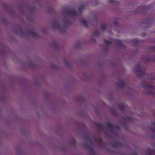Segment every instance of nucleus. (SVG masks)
<instances>
[{"label": "nucleus", "instance_id": "nucleus-27", "mask_svg": "<svg viewBox=\"0 0 155 155\" xmlns=\"http://www.w3.org/2000/svg\"><path fill=\"white\" fill-rule=\"evenodd\" d=\"M147 59H148V61H149L150 60V59L149 58H148Z\"/></svg>", "mask_w": 155, "mask_h": 155}, {"label": "nucleus", "instance_id": "nucleus-8", "mask_svg": "<svg viewBox=\"0 0 155 155\" xmlns=\"http://www.w3.org/2000/svg\"><path fill=\"white\" fill-rule=\"evenodd\" d=\"M117 84L121 88H124L125 86L124 81L122 80L119 81L118 82Z\"/></svg>", "mask_w": 155, "mask_h": 155}, {"label": "nucleus", "instance_id": "nucleus-16", "mask_svg": "<svg viewBox=\"0 0 155 155\" xmlns=\"http://www.w3.org/2000/svg\"><path fill=\"white\" fill-rule=\"evenodd\" d=\"M60 26V24L58 21H57L54 22V27L56 28H58Z\"/></svg>", "mask_w": 155, "mask_h": 155}, {"label": "nucleus", "instance_id": "nucleus-20", "mask_svg": "<svg viewBox=\"0 0 155 155\" xmlns=\"http://www.w3.org/2000/svg\"><path fill=\"white\" fill-rule=\"evenodd\" d=\"M14 31L15 33L17 34L19 33L22 34L23 33V31L21 28L19 29V32L15 30H14Z\"/></svg>", "mask_w": 155, "mask_h": 155}, {"label": "nucleus", "instance_id": "nucleus-12", "mask_svg": "<svg viewBox=\"0 0 155 155\" xmlns=\"http://www.w3.org/2000/svg\"><path fill=\"white\" fill-rule=\"evenodd\" d=\"M95 140L98 142L100 144H102L103 143V142L101 139L100 138H94Z\"/></svg>", "mask_w": 155, "mask_h": 155}, {"label": "nucleus", "instance_id": "nucleus-23", "mask_svg": "<svg viewBox=\"0 0 155 155\" xmlns=\"http://www.w3.org/2000/svg\"><path fill=\"white\" fill-rule=\"evenodd\" d=\"M145 6L143 5V6H142L141 7H140L139 8V9L142 10H143L145 9Z\"/></svg>", "mask_w": 155, "mask_h": 155}, {"label": "nucleus", "instance_id": "nucleus-21", "mask_svg": "<svg viewBox=\"0 0 155 155\" xmlns=\"http://www.w3.org/2000/svg\"><path fill=\"white\" fill-rule=\"evenodd\" d=\"M133 41L134 42L137 44L139 43L140 42V41L137 39H135L133 40Z\"/></svg>", "mask_w": 155, "mask_h": 155}, {"label": "nucleus", "instance_id": "nucleus-17", "mask_svg": "<svg viewBox=\"0 0 155 155\" xmlns=\"http://www.w3.org/2000/svg\"><path fill=\"white\" fill-rule=\"evenodd\" d=\"M104 43L107 46L110 45L111 44V42L110 41H108L106 40H104Z\"/></svg>", "mask_w": 155, "mask_h": 155}, {"label": "nucleus", "instance_id": "nucleus-18", "mask_svg": "<svg viewBox=\"0 0 155 155\" xmlns=\"http://www.w3.org/2000/svg\"><path fill=\"white\" fill-rule=\"evenodd\" d=\"M153 151V150L151 149H149L147 153V155H152Z\"/></svg>", "mask_w": 155, "mask_h": 155}, {"label": "nucleus", "instance_id": "nucleus-4", "mask_svg": "<svg viewBox=\"0 0 155 155\" xmlns=\"http://www.w3.org/2000/svg\"><path fill=\"white\" fill-rule=\"evenodd\" d=\"M106 126L108 128L111 130L112 132H113V131L114 128L118 130H119L120 129V128L117 125H114V126L109 122L107 123L106 124Z\"/></svg>", "mask_w": 155, "mask_h": 155}, {"label": "nucleus", "instance_id": "nucleus-14", "mask_svg": "<svg viewBox=\"0 0 155 155\" xmlns=\"http://www.w3.org/2000/svg\"><path fill=\"white\" fill-rule=\"evenodd\" d=\"M81 24L85 27H87L88 26V24L87 21L85 20H83L81 21Z\"/></svg>", "mask_w": 155, "mask_h": 155}, {"label": "nucleus", "instance_id": "nucleus-5", "mask_svg": "<svg viewBox=\"0 0 155 155\" xmlns=\"http://www.w3.org/2000/svg\"><path fill=\"white\" fill-rule=\"evenodd\" d=\"M65 13L68 15L74 16L78 15V13L75 9L66 10L64 12Z\"/></svg>", "mask_w": 155, "mask_h": 155}, {"label": "nucleus", "instance_id": "nucleus-1", "mask_svg": "<svg viewBox=\"0 0 155 155\" xmlns=\"http://www.w3.org/2000/svg\"><path fill=\"white\" fill-rule=\"evenodd\" d=\"M84 139L86 142L89 144H85L84 146L87 148H88L91 150L93 151L94 149L93 147V143L92 142L90 136L87 135L84 136Z\"/></svg>", "mask_w": 155, "mask_h": 155}, {"label": "nucleus", "instance_id": "nucleus-26", "mask_svg": "<svg viewBox=\"0 0 155 155\" xmlns=\"http://www.w3.org/2000/svg\"><path fill=\"white\" fill-rule=\"evenodd\" d=\"M134 155H137V154L135 153H134Z\"/></svg>", "mask_w": 155, "mask_h": 155}, {"label": "nucleus", "instance_id": "nucleus-11", "mask_svg": "<svg viewBox=\"0 0 155 155\" xmlns=\"http://www.w3.org/2000/svg\"><path fill=\"white\" fill-rule=\"evenodd\" d=\"M152 124L153 126L152 127H150L149 128V129L153 132L155 133V122L153 121L152 122Z\"/></svg>", "mask_w": 155, "mask_h": 155}, {"label": "nucleus", "instance_id": "nucleus-6", "mask_svg": "<svg viewBox=\"0 0 155 155\" xmlns=\"http://www.w3.org/2000/svg\"><path fill=\"white\" fill-rule=\"evenodd\" d=\"M28 33L34 38H37L38 36V35L35 31L32 30L28 31Z\"/></svg>", "mask_w": 155, "mask_h": 155}, {"label": "nucleus", "instance_id": "nucleus-19", "mask_svg": "<svg viewBox=\"0 0 155 155\" xmlns=\"http://www.w3.org/2000/svg\"><path fill=\"white\" fill-rule=\"evenodd\" d=\"M101 28L103 31H104L106 28V26L105 24H102L101 25Z\"/></svg>", "mask_w": 155, "mask_h": 155}, {"label": "nucleus", "instance_id": "nucleus-7", "mask_svg": "<svg viewBox=\"0 0 155 155\" xmlns=\"http://www.w3.org/2000/svg\"><path fill=\"white\" fill-rule=\"evenodd\" d=\"M111 145L114 147H121L122 146V143L120 142L115 141L111 143Z\"/></svg>", "mask_w": 155, "mask_h": 155}, {"label": "nucleus", "instance_id": "nucleus-10", "mask_svg": "<svg viewBox=\"0 0 155 155\" xmlns=\"http://www.w3.org/2000/svg\"><path fill=\"white\" fill-rule=\"evenodd\" d=\"M115 43L118 45L120 46L124 47V45L122 44V41L118 40H116L115 41Z\"/></svg>", "mask_w": 155, "mask_h": 155}, {"label": "nucleus", "instance_id": "nucleus-2", "mask_svg": "<svg viewBox=\"0 0 155 155\" xmlns=\"http://www.w3.org/2000/svg\"><path fill=\"white\" fill-rule=\"evenodd\" d=\"M143 87L146 90H148L147 93L148 94H153V87L151 84L144 82Z\"/></svg>", "mask_w": 155, "mask_h": 155}, {"label": "nucleus", "instance_id": "nucleus-3", "mask_svg": "<svg viewBox=\"0 0 155 155\" xmlns=\"http://www.w3.org/2000/svg\"><path fill=\"white\" fill-rule=\"evenodd\" d=\"M134 70L135 72L139 73L141 76H144L146 74L145 71L142 70L139 64L136 66Z\"/></svg>", "mask_w": 155, "mask_h": 155}, {"label": "nucleus", "instance_id": "nucleus-25", "mask_svg": "<svg viewBox=\"0 0 155 155\" xmlns=\"http://www.w3.org/2000/svg\"><path fill=\"white\" fill-rule=\"evenodd\" d=\"M151 48L152 50L155 51V46H152Z\"/></svg>", "mask_w": 155, "mask_h": 155}, {"label": "nucleus", "instance_id": "nucleus-15", "mask_svg": "<svg viewBox=\"0 0 155 155\" xmlns=\"http://www.w3.org/2000/svg\"><path fill=\"white\" fill-rule=\"evenodd\" d=\"M118 107L121 111H124V106L123 104H118Z\"/></svg>", "mask_w": 155, "mask_h": 155}, {"label": "nucleus", "instance_id": "nucleus-24", "mask_svg": "<svg viewBox=\"0 0 155 155\" xmlns=\"http://www.w3.org/2000/svg\"><path fill=\"white\" fill-rule=\"evenodd\" d=\"M109 3L111 4H113L114 3L115 1L114 0H108Z\"/></svg>", "mask_w": 155, "mask_h": 155}, {"label": "nucleus", "instance_id": "nucleus-22", "mask_svg": "<svg viewBox=\"0 0 155 155\" xmlns=\"http://www.w3.org/2000/svg\"><path fill=\"white\" fill-rule=\"evenodd\" d=\"M94 34L95 35H98L99 34V32L97 31H95L94 32Z\"/></svg>", "mask_w": 155, "mask_h": 155}, {"label": "nucleus", "instance_id": "nucleus-9", "mask_svg": "<svg viewBox=\"0 0 155 155\" xmlns=\"http://www.w3.org/2000/svg\"><path fill=\"white\" fill-rule=\"evenodd\" d=\"M85 6L83 5H81L78 6V12L81 13L82 10L85 9Z\"/></svg>", "mask_w": 155, "mask_h": 155}, {"label": "nucleus", "instance_id": "nucleus-13", "mask_svg": "<svg viewBox=\"0 0 155 155\" xmlns=\"http://www.w3.org/2000/svg\"><path fill=\"white\" fill-rule=\"evenodd\" d=\"M97 128L99 130H101L103 129L104 126L102 124L99 123L97 124Z\"/></svg>", "mask_w": 155, "mask_h": 155}]
</instances>
